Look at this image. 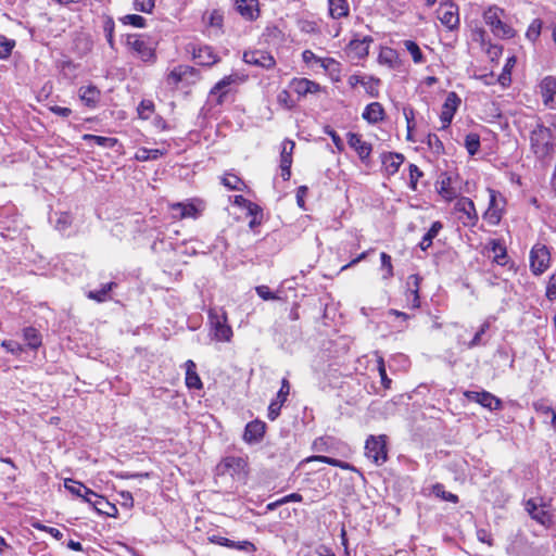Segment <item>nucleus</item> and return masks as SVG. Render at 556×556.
I'll return each mask as SVG.
<instances>
[{
	"label": "nucleus",
	"instance_id": "nucleus-52",
	"mask_svg": "<svg viewBox=\"0 0 556 556\" xmlns=\"http://www.w3.org/2000/svg\"><path fill=\"white\" fill-rule=\"evenodd\" d=\"M154 104L150 100H142L138 106V114L141 118L148 119L153 112Z\"/></svg>",
	"mask_w": 556,
	"mask_h": 556
},
{
	"label": "nucleus",
	"instance_id": "nucleus-34",
	"mask_svg": "<svg viewBox=\"0 0 556 556\" xmlns=\"http://www.w3.org/2000/svg\"><path fill=\"white\" fill-rule=\"evenodd\" d=\"M23 339L26 345L31 350H37L41 345V334L34 327L23 329Z\"/></svg>",
	"mask_w": 556,
	"mask_h": 556
},
{
	"label": "nucleus",
	"instance_id": "nucleus-59",
	"mask_svg": "<svg viewBox=\"0 0 556 556\" xmlns=\"http://www.w3.org/2000/svg\"><path fill=\"white\" fill-rule=\"evenodd\" d=\"M15 46L14 40L5 39L4 41L0 42V59L4 60L8 59L12 52V49Z\"/></svg>",
	"mask_w": 556,
	"mask_h": 556
},
{
	"label": "nucleus",
	"instance_id": "nucleus-28",
	"mask_svg": "<svg viewBox=\"0 0 556 556\" xmlns=\"http://www.w3.org/2000/svg\"><path fill=\"white\" fill-rule=\"evenodd\" d=\"M404 162V156L399 153H388L382 157V164L389 175H394Z\"/></svg>",
	"mask_w": 556,
	"mask_h": 556
},
{
	"label": "nucleus",
	"instance_id": "nucleus-7",
	"mask_svg": "<svg viewBox=\"0 0 556 556\" xmlns=\"http://www.w3.org/2000/svg\"><path fill=\"white\" fill-rule=\"evenodd\" d=\"M549 251L543 244H535L530 252V268L534 275L543 274L549 266Z\"/></svg>",
	"mask_w": 556,
	"mask_h": 556
},
{
	"label": "nucleus",
	"instance_id": "nucleus-58",
	"mask_svg": "<svg viewBox=\"0 0 556 556\" xmlns=\"http://www.w3.org/2000/svg\"><path fill=\"white\" fill-rule=\"evenodd\" d=\"M255 291L260 298H262L265 301L268 300H278L279 296L270 291V289L267 286H257L255 288Z\"/></svg>",
	"mask_w": 556,
	"mask_h": 556
},
{
	"label": "nucleus",
	"instance_id": "nucleus-42",
	"mask_svg": "<svg viewBox=\"0 0 556 556\" xmlns=\"http://www.w3.org/2000/svg\"><path fill=\"white\" fill-rule=\"evenodd\" d=\"M114 282H108L102 286L100 290H93L88 292V298L97 302H104L108 299V293L112 290Z\"/></svg>",
	"mask_w": 556,
	"mask_h": 556
},
{
	"label": "nucleus",
	"instance_id": "nucleus-16",
	"mask_svg": "<svg viewBox=\"0 0 556 556\" xmlns=\"http://www.w3.org/2000/svg\"><path fill=\"white\" fill-rule=\"evenodd\" d=\"M208 540H210V542H212L214 544H217L220 546H226L228 548L243 551L247 553H254L256 551V546L250 541L236 542V541H232L227 538L219 536V535H212L208 538Z\"/></svg>",
	"mask_w": 556,
	"mask_h": 556
},
{
	"label": "nucleus",
	"instance_id": "nucleus-12",
	"mask_svg": "<svg viewBox=\"0 0 556 556\" xmlns=\"http://www.w3.org/2000/svg\"><path fill=\"white\" fill-rule=\"evenodd\" d=\"M464 395L473 402L479 403L481 406L491 410H496L502 407V401L488 391H466Z\"/></svg>",
	"mask_w": 556,
	"mask_h": 556
},
{
	"label": "nucleus",
	"instance_id": "nucleus-22",
	"mask_svg": "<svg viewBox=\"0 0 556 556\" xmlns=\"http://www.w3.org/2000/svg\"><path fill=\"white\" fill-rule=\"evenodd\" d=\"M291 86L294 92L301 97H304L308 93H315L319 90L318 84L306 78L293 79Z\"/></svg>",
	"mask_w": 556,
	"mask_h": 556
},
{
	"label": "nucleus",
	"instance_id": "nucleus-55",
	"mask_svg": "<svg viewBox=\"0 0 556 556\" xmlns=\"http://www.w3.org/2000/svg\"><path fill=\"white\" fill-rule=\"evenodd\" d=\"M277 101L281 106L286 109H292L295 104L288 90H281L277 96Z\"/></svg>",
	"mask_w": 556,
	"mask_h": 556
},
{
	"label": "nucleus",
	"instance_id": "nucleus-54",
	"mask_svg": "<svg viewBox=\"0 0 556 556\" xmlns=\"http://www.w3.org/2000/svg\"><path fill=\"white\" fill-rule=\"evenodd\" d=\"M378 371L384 389H390L392 380L387 376L386 365L382 357L378 358Z\"/></svg>",
	"mask_w": 556,
	"mask_h": 556
},
{
	"label": "nucleus",
	"instance_id": "nucleus-37",
	"mask_svg": "<svg viewBox=\"0 0 556 556\" xmlns=\"http://www.w3.org/2000/svg\"><path fill=\"white\" fill-rule=\"evenodd\" d=\"M84 141L91 142L105 148H113L117 143L116 138L102 137L97 135L86 134L83 136Z\"/></svg>",
	"mask_w": 556,
	"mask_h": 556
},
{
	"label": "nucleus",
	"instance_id": "nucleus-44",
	"mask_svg": "<svg viewBox=\"0 0 556 556\" xmlns=\"http://www.w3.org/2000/svg\"><path fill=\"white\" fill-rule=\"evenodd\" d=\"M465 147L470 155H475L480 148V138L477 134H469L465 138Z\"/></svg>",
	"mask_w": 556,
	"mask_h": 556
},
{
	"label": "nucleus",
	"instance_id": "nucleus-20",
	"mask_svg": "<svg viewBox=\"0 0 556 556\" xmlns=\"http://www.w3.org/2000/svg\"><path fill=\"white\" fill-rule=\"evenodd\" d=\"M173 217L176 219L197 218L199 210L192 203H174L170 205Z\"/></svg>",
	"mask_w": 556,
	"mask_h": 556
},
{
	"label": "nucleus",
	"instance_id": "nucleus-8",
	"mask_svg": "<svg viewBox=\"0 0 556 556\" xmlns=\"http://www.w3.org/2000/svg\"><path fill=\"white\" fill-rule=\"evenodd\" d=\"M455 211L462 213L459 219L464 226L473 227L477 225L479 216L475 203L469 198H459L455 203Z\"/></svg>",
	"mask_w": 556,
	"mask_h": 556
},
{
	"label": "nucleus",
	"instance_id": "nucleus-33",
	"mask_svg": "<svg viewBox=\"0 0 556 556\" xmlns=\"http://www.w3.org/2000/svg\"><path fill=\"white\" fill-rule=\"evenodd\" d=\"M372 42V38L369 36L364 37L363 39H355L350 42V49L355 53L358 58H364L369 53V45Z\"/></svg>",
	"mask_w": 556,
	"mask_h": 556
},
{
	"label": "nucleus",
	"instance_id": "nucleus-30",
	"mask_svg": "<svg viewBox=\"0 0 556 556\" xmlns=\"http://www.w3.org/2000/svg\"><path fill=\"white\" fill-rule=\"evenodd\" d=\"M186 384L188 388L201 389L202 381L195 371V363L191 359L186 362Z\"/></svg>",
	"mask_w": 556,
	"mask_h": 556
},
{
	"label": "nucleus",
	"instance_id": "nucleus-11",
	"mask_svg": "<svg viewBox=\"0 0 556 556\" xmlns=\"http://www.w3.org/2000/svg\"><path fill=\"white\" fill-rule=\"evenodd\" d=\"M243 61L248 64L260 66L270 70L276 65L274 56L263 50L245 51L243 53Z\"/></svg>",
	"mask_w": 556,
	"mask_h": 556
},
{
	"label": "nucleus",
	"instance_id": "nucleus-23",
	"mask_svg": "<svg viewBox=\"0 0 556 556\" xmlns=\"http://www.w3.org/2000/svg\"><path fill=\"white\" fill-rule=\"evenodd\" d=\"M363 118L369 124H377L384 118V110L379 102L369 103L363 112Z\"/></svg>",
	"mask_w": 556,
	"mask_h": 556
},
{
	"label": "nucleus",
	"instance_id": "nucleus-5",
	"mask_svg": "<svg viewBox=\"0 0 556 556\" xmlns=\"http://www.w3.org/2000/svg\"><path fill=\"white\" fill-rule=\"evenodd\" d=\"M127 46L136 52L143 62H151L155 59L154 48L143 35H129Z\"/></svg>",
	"mask_w": 556,
	"mask_h": 556
},
{
	"label": "nucleus",
	"instance_id": "nucleus-49",
	"mask_svg": "<svg viewBox=\"0 0 556 556\" xmlns=\"http://www.w3.org/2000/svg\"><path fill=\"white\" fill-rule=\"evenodd\" d=\"M1 346L7 350V352L13 355H20L24 352V346L16 341L13 340H3L1 342Z\"/></svg>",
	"mask_w": 556,
	"mask_h": 556
},
{
	"label": "nucleus",
	"instance_id": "nucleus-13",
	"mask_svg": "<svg viewBox=\"0 0 556 556\" xmlns=\"http://www.w3.org/2000/svg\"><path fill=\"white\" fill-rule=\"evenodd\" d=\"M346 137L349 146L357 153L361 161L367 163L372 151L371 144L364 141L362 136L355 132H348Z\"/></svg>",
	"mask_w": 556,
	"mask_h": 556
},
{
	"label": "nucleus",
	"instance_id": "nucleus-2",
	"mask_svg": "<svg viewBox=\"0 0 556 556\" xmlns=\"http://www.w3.org/2000/svg\"><path fill=\"white\" fill-rule=\"evenodd\" d=\"M505 12L498 7H490L483 13L485 24L491 28L494 36L502 39H509L515 36V30L505 21Z\"/></svg>",
	"mask_w": 556,
	"mask_h": 556
},
{
	"label": "nucleus",
	"instance_id": "nucleus-36",
	"mask_svg": "<svg viewBox=\"0 0 556 556\" xmlns=\"http://www.w3.org/2000/svg\"><path fill=\"white\" fill-rule=\"evenodd\" d=\"M164 154L163 150L160 149H147L140 148L135 155V159L139 162H147L151 160H157Z\"/></svg>",
	"mask_w": 556,
	"mask_h": 556
},
{
	"label": "nucleus",
	"instance_id": "nucleus-19",
	"mask_svg": "<svg viewBox=\"0 0 556 556\" xmlns=\"http://www.w3.org/2000/svg\"><path fill=\"white\" fill-rule=\"evenodd\" d=\"M439 194L446 201H452L457 197V191L452 187V177L447 174H441L437 181Z\"/></svg>",
	"mask_w": 556,
	"mask_h": 556
},
{
	"label": "nucleus",
	"instance_id": "nucleus-64",
	"mask_svg": "<svg viewBox=\"0 0 556 556\" xmlns=\"http://www.w3.org/2000/svg\"><path fill=\"white\" fill-rule=\"evenodd\" d=\"M546 296L549 300L556 299V273L553 274L548 280L546 288Z\"/></svg>",
	"mask_w": 556,
	"mask_h": 556
},
{
	"label": "nucleus",
	"instance_id": "nucleus-32",
	"mask_svg": "<svg viewBox=\"0 0 556 556\" xmlns=\"http://www.w3.org/2000/svg\"><path fill=\"white\" fill-rule=\"evenodd\" d=\"M193 68L188 65H179L173 68L167 75V83L173 86H177L184 78L192 74Z\"/></svg>",
	"mask_w": 556,
	"mask_h": 556
},
{
	"label": "nucleus",
	"instance_id": "nucleus-51",
	"mask_svg": "<svg viewBox=\"0 0 556 556\" xmlns=\"http://www.w3.org/2000/svg\"><path fill=\"white\" fill-rule=\"evenodd\" d=\"M304 62L309 63L312 61L320 62L321 66L328 67L329 64H334V60L332 59H325L321 60L317 58L311 50H305L302 54Z\"/></svg>",
	"mask_w": 556,
	"mask_h": 556
},
{
	"label": "nucleus",
	"instance_id": "nucleus-47",
	"mask_svg": "<svg viewBox=\"0 0 556 556\" xmlns=\"http://www.w3.org/2000/svg\"><path fill=\"white\" fill-rule=\"evenodd\" d=\"M421 277L417 274L410 275L406 281V293L419 294Z\"/></svg>",
	"mask_w": 556,
	"mask_h": 556
},
{
	"label": "nucleus",
	"instance_id": "nucleus-39",
	"mask_svg": "<svg viewBox=\"0 0 556 556\" xmlns=\"http://www.w3.org/2000/svg\"><path fill=\"white\" fill-rule=\"evenodd\" d=\"M207 26L215 29L216 34L222 31L224 16L223 13L218 10H213L207 17Z\"/></svg>",
	"mask_w": 556,
	"mask_h": 556
},
{
	"label": "nucleus",
	"instance_id": "nucleus-46",
	"mask_svg": "<svg viewBox=\"0 0 556 556\" xmlns=\"http://www.w3.org/2000/svg\"><path fill=\"white\" fill-rule=\"evenodd\" d=\"M541 29H542V21L539 18L533 20L528 27V30L526 34L527 38L530 39L531 41H535L541 34Z\"/></svg>",
	"mask_w": 556,
	"mask_h": 556
},
{
	"label": "nucleus",
	"instance_id": "nucleus-27",
	"mask_svg": "<svg viewBox=\"0 0 556 556\" xmlns=\"http://www.w3.org/2000/svg\"><path fill=\"white\" fill-rule=\"evenodd\" d=\"M92 507L100 515H105L109 517H116L117 515L116 506L101 495L96 496V500L92 503Z\"/></svg>",
	"mask_w": 556,
	"mask_h": 556
},
{
	"label": "nucleus",
	"instance_id": "nucleus-29",
	"mask_svg": "<svg viewBox=\"0 0 556 556\" xmlns=\"http://www.w3.org/2000/svg\"><path fill=\"white\" fill-rule=\"evenodd\" d=\"M329 14L332 18H341L349 15L348 0H328Z\"/></svg>",
	"mask_w": 556,
	"mask_h": 556
},
{
	"label": "nucleus",
	"instance_id": "nucleus-60",
	"mask_svg": "<svg viewBox=\"0 0 556 556\" xmlns=\"http://www.w3.org/2000/svg\"><path fill=\"white\" fill-rule=\"evenodd\" d=\"M325 134L329 135L332 139L333 144L336 146L337 150L339 152H342L344 150V144L339 135L330 127L326 126L324 129Z\"/></svg>",
	"mask_w": 556,
	"mask_h": 556
},
{
	"label": "nucleus",
	"instance_id": "nucleus-41",
	"mask_svg": "<svg viewBox=\"0 0 556 556\" xmlns=\"http://www.w3.org/2000/svg\"><path fill=\"white\" fill-rule=\"evenodd\" d=\"M236 81L235 75L225 76L211 90V94H219L223 97L227 93L226 88Z\"/></svg>",
	"mask_w": 556,
	"mask_h": 556
},
{
	"label": "nucleus",
	"instance_id": "nucleus-62",
	"mask_svg": "<svg viewBox=\"0 0 556 556\" xmlns=\"http://www.w3.org/2000/svg\"><path fill=\"white\" fill-rule=\"evenodd\" d=\"M289 393H290V383H289L288 379L283 378L281 381L280 390L277 393L276 401H279L282 404H285Z\"/></svg>",
	"mask_w": 556,
	"mask_h": 556
},
{
	"label": "nucleus",
	"instance_id": "nucleus-21",
	"mask_svg": "<svg viewBox=\"0 0 556 556\" xmlns=\"http://www.w3.org/2000/svg\"><path fill=\"white\" fill-rule=\"evenodd\" d=\"M79 99L89 108H96L100 101V91L96 86H83L79 88Z\"/></svg>",
	"mask_w": 556,
	"mask_h": 556
},
{
	"label": "nucleus",
	"instance_id": "nucleus-61",
	"mask_svg": "<svg viewBox=\"0 0 556 556\" xmlns=\"http://www.w3.org/2000/svg\"><path fill=\"white\" fill-rule=\"evenodd\" d=\"M422 176V172L418 168L417 165L410 164L409 165V180H410V188L413 190H416L417 181Z\"/></svg>",
	"mask_w": 556,
	"mask_h": 556
},
{
	"label": "nucleus",
	"instance_id": "nucleus-1",
	"mask_svg": "<svg viewBox=\"0 0 556 556\" xmlns=\"http://www.w3.org/2000/svg\"><path fill=\"white\" fill-rule=\"evenodd\" d=\"M532 152L540 160L549 156L554 152L552 130L543 124H536L530 134Z\"/></svg>",
	"mask_w": 556,
	"mask_h": 556
},
{
	"label": "nucleus",
	"instance_id": "nucleus-45",
	"mask_svg": "<svg viewBox=\"0 0 556 556\" xmlns=\"http://www.w3.org/2000/svg\"><path fill=\"white\" fill-rule=\"evenodd\" d=\"M433 493L438 497H441L444 501H447V502H451V503H457L458 502V496L456 494H453L451 492L445 491L444 486L442 484H440V483H437L435 485H433Z\"/></svg>",
	"mask_w": 556,
	"mask_h": 556
},
{
	"label": "nucleus",
	"instance_id": "nucleus-48",
	"mask_svg": "<svg viewBox=\"0 0 556 556\" xmlns=\"http://www.w3.org/2000/svg\"><path fill=\"white\" fill-rule=\"evenodd\" d=\"M64 485L71 493L80 497H83L84 493H86V489H88L83 483L73 481L71 479L65 480Z\"/></svg>",
	"mask_w": 556,
	"mask_h": 556
},
{
	"label": "nucleus",
	"instance_id": "nucleus-17",
	"mask_svg": "<svg viewBox=\"0 0 556 556\" xmlns=\"http://www.w3.org/2000/svg\"><path fill=\"white\" fill-rule=\"evenodd\" d=\"M265 429V422L261 420L251 421L245 426L243 440L250 444L257 443L263 439Z\"/></svg>",
	"mask_w": 556,
	"mask_h": 556
},
{
	"label": "nucleus",
	"instance_id": "nucleus-63",
	"mask_svg": "<svg viewBox=\"0 0 556 556\" xmlns=\"http://www.w3.org/2000/svg\"><path fill=\"white\" fill-rule=\"evenodd\" d=\"M282 405L283 404L281 402L276 401V400L269 404L268 418L270 420H275L279 416Z\"/></svg>",
	"mask_w": 556,
	"mask_h": 556
},
{
	"label": "nucleus",
	"instance_id": "nucleus-14",
	"mask_svg": "<svg viewBox=\"0 0 556 556\" xmlns=\"http://www.w3.org/2000/svg\"><path fill=\"white\" fill-rule=\"evenodd\" d=\"M295 143L292 140H285L281 144L280 168L283 180H289L291 176L292 154Z\"/></svg>",
	"mask_w": 556,
	"mask_h": 556
},
{
	"label": "nucleus",
	"instance_id": "nucleus-43",
	"mask_svg": "<svg viewBox=\"0 0 556 556\" xmlns=\"http://www.w3.org/2000/svg\"><path fill=\"white\" fill-rule=\"evenodd\" d=\"M222 184L229 190H241L243 186V181L233 174H226L222 178Z\"/></svg>",
	"mask_w": 556,
	"mask_h": 556
},
{
	"label": "nucleus",
	"instance_id": "nucleus-31",
	"mask_svg": "<svg viewBox=\"0 0 556 556\" xmlns=\"http://www.w3.org/2000/svg\"><path fill=\"white\" fill-rule=\"evenodd\" d=\"M304 462L305 463L321 462V463H326V464L334 466V467H339L344 470H353V471L356 470L353 465L342 462L337 458L328 457V456L314 455V456H309V457L305 458Z\"/></svg>",
	"mask_w": 556,
	"mask_h": 556
},
{
	"label": "nucleus",
	"instance_id": "nucleus-50",
	"mask_svg": "<svg viewBox=\"0 0 556 556\" xmlns=\"http://www.w3.org/2000/svg\"><path fill=\"white\" fill-rule=\"evenodd\" d=\"M489 327L490 324L488 321L481 325L480 329L476 332L472 340L467 344L468 349L476 348L482 343V336L486 332Z\"/></svg>",
	"mask_w": 556,
	"mask_h": 556
},
{
	"label": "nucleus",
	"instance_id": "nucleus-53",
	"mask_svg": "<svg viewBox=\"0 0 556 556\" xmlns=\"http://www.w3.org/2000/svg\"><path fill=\"white\" fill-rule=\"evenodd\" d=\"M381 258V266L386 270V274L383 275L384 279H389L393 277V266L391 262V256L384 252L380 254Z\"/></svg>",
	"mask_w": 556,
	"mask_h": 556
},
{
	"label": "nucleus",
	"instance_id": "nucleus-40",
	"mask_svg": "<svg viewBox=\"0 0 556 556\" xmlns=\"http://www.w3.org/2000/svg\"><path fill=\"white\" fill-rule=\"evenodd\" d=\"M490 245L492 252L495 254L494 261L500 265H504L506 258V248L495 239L490 241Z\"/></svg>",
	"mask_w": 556,
	"mask_h": 556
},
{
	"label": "nucleus",
	"instance_id": "nucleus-6",
	"mask_svg": "<svg viewBox=\"0 0 556 556\" xmlns=\"http://www.w3.org/2000/svg\"><path fill=\"white\" fill-rule=\"evenodd\" d=\"M490 202L489 207L483 214V218L492 226L498 225L502 219L505 200L495 190L489 189Z\"/></svg>",
	"mask_w": 556,
	"mask_h": 556
},
{
	"label": "nucleus",
	"instance_id": "nucleus-35",
	"mask_svg": "<svg viewBox=\"0 0 556 556\" xmlns=\"http://www.w3.org/2000/svg\"><path fill=\"white\" fill-rule=\"evenodd\" d=\"M443 225L441 222H434L427 233L422 237L419 247L422 251H427L431 244L432 240L438 236L439 231L442 229Z\"/></svg>",
	"mask_w": 556,
	"mask_h": 556
},
{
	"label": "nucleus",
	"instance_id": "nucleus-56",
	"mask_svg": "<svg viewBox=\"0 0 556 556\" xmlns=\"http://www.w3.org/2000/svg\"><path fill=\"white\" fill-rule=\"evenodd\" d=\"M155 5V0H134V8L143 13H151Z\"/></svg>",
	"mask_w": 556,
	"mask_h": 556
},
{
	"label": "nucleus",
	"instance_id": "nucleus-25",
	"mask_svg": "<svg viewBox=\"0 0 556 556\" xmlns=\"http://www.w3.org/2000/svg\"><path fill=\"white\" fill-rule=\"evenodd\" d=\"M230 472V475H238L245 470L247 462L242 457L227 456L219 465Z\"/></svg>",
	"mask_w": 556,
	"mask_h": 556
},
{
	"label": "nucleus",
	"instance_id": "nucleus-3",
	"mask_svg": "<svg viewBox=\"0 0 556 556\" xmlns=\"http://www.w3.org/2000/svg\"><path fill=\"white\" fill-rule=\"evenodd\" d=\"M208 323L213 338L217 341L228 342L232 337V329L227 324V314L222 308H211L208 311Z\"/></svg>",
	"mask_w": 556,
	"mask_h": 556
},
{
	"label": "nucleus",
	"instance_id": "nucleus-18",
	"mask_svg": "<svg viewBox=\"0 0 556 556\" xmlns=\"http://www.w3.org/2000/svg\"><path fill=\"white\" fill-rule=\"evenodd\" d=\"M236 10L245 20L253 21L258 16L257 0H235Z\"/></svg>",
	"mask_w": 556,
	"mask_h": 556
},
{
	"label": "nucleus",
	"instance_id": "nucleus-4",
	"mask_svg": "<svg viewBox=\"0 0 556 556\" xmlns=\"http://www.w3.org/2000/svg\"><path fill=\"white\" fill-rule=\"evenodd\" d=\"M365 455L369 459H371L376 465H382L388 457L387 437L370 435L365 443Z\"/></svg>",
	"mask_w": 556,
	"mask_h": 556
},
{
	"label": "nucleus",
	"instance_id": "nucleus-10",
	"mask_svg": "<svg viewBox=\"0 0 556 556\" xmlns=\"http://www.w3.org/2000/svg\"><path fill=\"white\" fill-rule=\"evenodd\" d=\"M540 94L542 97L543 104L551 109H556V78L554 76L544 77L540 85Z\"/></svg>",
	"mask_w": 556,
	"mask_h": 556
},
{
	"label": "nucleus",
	"instance_id": "nucleus-26",
	"mask_svg": "<svg viewBox=\"0 0 556 556\" xmlns=\"http://www.w3.org/2000/svg\"><path fill=\"white\" fill-rule=\"evenodd\" d=\"M193 58L200 65L210 66L217 62V56L213 49L208 46L200 47L193 51Z\"/></svg>",
	"mask_w": 556,
	"mask_h": 556
},
{
	"label": "nucleus",
	"instance_id": "nucleus-9",
	"mask_svg": "<svg viewBox=\"0 0 556 556\" xmlns=\"http://www.w3.org/2000/svg\"><path fill=\"white\" fill-rule=\"evenodd\" d=\"M526 510L538 523L546 528L552 526L553 515L548 509H546L544 504L538 503L534 498H530L526 503Z\"/></svg>",
	"mask_w": 556,
	"mask_h": 556
},
{
	"label": "nucleus",
	"instance_id": "nucleus-38",
	"mask_svg": "<svg viewBox=\"0 0 556 556\" xmlns=\"http://www.w3.org/2000/svg\"><path fill=\"white\" fill-rule=\"evenodd\" d=\"M402 43L406 51L412 55V59L415 63L420 64L425 61L424 54L419 46L415 41L404 40Z\"/></svg>",
	"mask_w": 556,
	"mask_h": 556
},
{
	"label": "nucleus",
	"instance_id": "nucleus-24",
	"mask_svg": "<svg viewBox=\"0 0 556 556\" xmlns=\"http://www.w3.org/2000/svg\"><path fill=\"white\" fill-rule=\"evenodd\" d=\"M439 20L441 23L446 26L448 29H454L459 24V17L456 9L453 5H450L446 10L440 8L438 10Z\"/></svg>",
	"mask_w": 556,
	"mask_h": 556
},
{
	"label": "nucleus",
	"instance_id": "nucleus-15",
	"mask_svg": "<svg viewBox=\"0 0 556 556\" xmlns=\"http://www.w3.org/2000/svg\"><path fill=\"white\" fill-rule=\"evenodd\" d=\"M459 104V97L455 92H450L443 103L442 112L440 115L443 128L450 126Z\"/></svg>",
	"mask_w": 556,
	"mask_h": 556
},
{
	"label": "nucleus",
	"instance_id": "nucleus-57",
	"mask_svg": "<svg viewBox=\"0 0 556 556\" xmlns=\"http://www.w3.org/2000/svg\"><path fill=\"white\" fill-rule=\"evenodd\" d=\"M123 22L125 24H129V25H132L135 27H144L146 25V20L144 17H142L141 15H137V14H128L126 16L123 17Z\"/></svg>",
	"mask_w": 556,
	"mask_h": 556
}]
</instances>
